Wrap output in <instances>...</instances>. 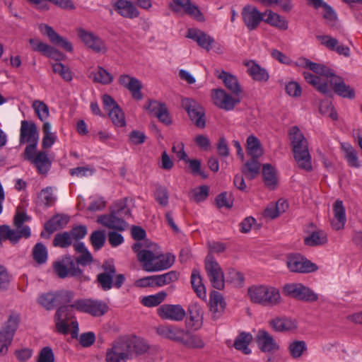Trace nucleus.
Segmentation results:
<instances>
[{"mask_svg": "<svg viewBox=\"0 0 362 362\" xmlns=\"http://www.w3.org/2000/svg\"><path fill=\"white\" fill-rule=\"evenodd\" d=\"M74 250L80 253L77 257L65 255L52 263L55 274L60 279L74 278L80 282L87 281L89 277L83 273L84 267L92 264L93 257L83 243H74Z\"/></svg>", "mask_w": 362, "mask_h": 362, "instance_id": "1", "label": "nucleus"}, {"mask_svg": "<svg viewBox=\"0 0 362 362\" xmlns=\"http://www.w3.org/2000/svg\"><path fill=\"white\" fill-rule=\"evenodd\" d=\"M294 159L299 168L310 172L313 170L308 143L297 126L291 127L288 132Z\"/></svg>", "mask_w": 362, "mask_h": 362, "instance_id": "2", "label": "nucleus"}, {"mask_svg": "<svg viewBox=\"0 0 362 362\" xmlns=\"http://www.w3.org/2000/svg\"><path fill=\"white\" fill-rule=\"evenodd\" d=\"M248 296L250 300L263 306L273 307L281 302L279 289L266 285H253L248 288Z\"/></svg>", "mask_w": 362, "mask_h": 362, "instance_id": "3", "label": "nucleus"}, {"mask_svg": "<svg viewBox=\"0 0 362 362\" xmlns=\"http://www.w3.org/2000/svg\"><path fill=\"white\" fill-rule=\"evenodd\" d=\"M139 262L144 270L153 272L170 268L175 262V256L170 253L156 255L152 251H143L139 255Z\"/></svg>", "mask_w": 362, "mask_h": 362, "instance_id": "4", "label": "nucleus"}, {"mask_svg": "<svg viewBox=\"0 0 362 362\" xmlns=\"http://www.w3.org/2000/svg\"><path fill=\"white\" fill-rule=\"evenodd\" d=\"M74 292L69 290H59L56 292L44 293L39 296L37 303L47 310L60 305H68L74 298Z\"/></svg>", "mask_w": 362, "mask_h": 362, "instance_id": "5", "label": "nucleus"}, {"mask_svg": "<svg viewBox=\"0 0 362 362\" xmlns=\"http://www.w3.org/2000/svg\"><path fill=\"white\" fill-rule=\"evenodd\" d=\"M129 337H123L116 339L111 349H108L106 353L107 362H120L126 360L131 356Z\"/></svg>", "mask_w": 362, "mask_h": 362, "instance_id": "6", "label": "nucleus"}, {"mask_svg": "<svg viewBox=\"0 0 362 362\" xmlns=\"http://www.w3.org/2000/svg\"><path fill=\"white\" fill-rule=\"evenodd\" d=\"M39 140V133L37 125L32 121H21L20 129V144L27 143L24 152L26 154L30 150H36Z\"/></svg>", "mask_w": 362, "mask_h": 362, "instance_id": "7", "label": "nucleus"}, {"mask_svg": "<svg viewBox=\"0 0 362 362\" xmlns=\"http://www.w3.org/2000/svg\"><path fill=\"white\" fill-rule=\"evenodd\" d=\"M204 268L212 286L223 290L225 285L224 274L214 257L209 253L204 260Z\"/></svg>", "mask_w": 362, "mask_h": 362, "instance_id": "8", "label": "nucleus"}, {"mask_svg": "<svg viewBox=\"0 0 362 362\" xmlns=\"http://www.w3.org/2000/svg\"><path fill=\"white\" fill-rule=\"evenodd\" d=\"M19 317L11 315L0 329V355H4L11 344L15 332L18 327Z\"/></svg>", "mask_w": 362, "mask_h": 362, "instance_id": "9", "label": "nucleus"}, {"mask_svg": "<svg viewBox=\"0 0 362 362\" xmlns=\"http://www.w3.org/2000/svg\"><path fill=\"white\" fill-rule=\"evenodd\" d=\"M181 105L197 127H205L206 117L204 109L198 102L192 98H185L182 99Z\"/></svg>", "mask_w": 362, "mask_h": 362, "instance_id": "10", "label": "nucleus"}, {"mask_svg": "<svg viewBox=\"0 0 362 362\" xmlns=\"http://www.w3.org/2000/svg\"><path fill=\"white\" fill-rule=\"evenodd\" d=\"M283 292L285 295L299 300L315 302L318 299L317 295L313 291L301 284H286Z\"/></svg>", "mask_w": 362, "mask_h": 362, "instance_id": "11", "label": "nucleus"}, {"mask_svg": "<svg viewBox=\"0 0 362 362\" xmlns=\"http://www.w3.org/2000/svg\"><path fill=\"white\" fill-rule=\"evenodd\" d=\"M286 265L291 272L310 273L315 272L317 266L300 254H292L287 257Z\"/></svg>", "mask_w": 362, "mask_h": 362, "instance_id": "12", "label": "nucleus"}, {"mask_svg": "<svg viewBox=\"0 0 362 362\" xmlns=\"http://www.w3.org/2000/svg\"><path fill=\"white\" fill-rule=\"evenodd\" d=\"M156 313L163 320L174 322L182 321L186 316L185 309L180 304H163L157 308Z\"/></svg>", "mask_w": 362, "mask_h": 362, "instance_id": "13", "label": "nucleus"}, {"mask_svg": "<svg viewBox=\"0 0 362 362\" xmlns=\"http://www.w3.org/2000/svg\"><path fill=\"white\" fill-rule=\"evenodd\" d=\"M266 14L267 12L261 13L256 7L249 4L245 6L241 11L243 21L250 31L259 26Z\"/></svg>", "mask_w": 362, "mask_h": 362, "instance_id": "14", "label": "nucleus"}, {"mask_svg": "<svg viewBox=\"0 0 362 362\" xmlns=\"http://www.w3.org/2000/svg\"><path fill=\"white\" fill-rule=\"evenodd\" d=\"M156 333L163 339L180 344L186 330L175 325L162 324L155 327Z\"/></svg>", "mask_w": 362, "mask_h": 362, "instance_id": "15", "label": "nucleus"}, {"mask_svg": "<svg viewBox=\"0 0 362 362\" xmlns=\"http://www.w3.org/2000/svg\"><path fill=\"white\" fill-rule=\"evenodd\" d=\"M30 236V229L28 226H24L21 229H11L8 225L0 226V243L8 240L15 245L21 238H28Z\"/></svg>", "mask_w": 362, "mask_h": 362, "instance_id": "16", "label": "nucleus"}, {"mask_svg": "<svg viewBox=\"0 0 362 362\" xmlns=\"http://www.w3.org/2000/svg\"><path fill=\"white\" fill-rule=\"evenodd\" d=\"M23 158L35 165L38 173L47 174L51 167V161L45 151L36 153V150H30L28 154H23Z\"/></svg>", "mask_w": 362, "mask_h": 362, "instance_id": "17", "label": "nucleus"}, {"mask_svg": "<svg viewBox=\"0 0 362 362\" xmlns=\"http://www.w3.org/2000/svg\"><path fill=\"white\" fill-rule=\"evenodd\" d=\"M171 10L175 13L183 11L185 13L193 17L199 21L204 20V16L199 8L190 0H172L170 4Z\"/></svg>", "mask_w": 362, "mask_h": 362, "instance_id": "18", "label": "nucleus"}, {"mask_svg": "<svg viewBox=\"0 0 362 362\" xmlns=\"http://www.w3.org/2000/svg\"><path fill=\"white\" fill-rule=\"evenodd\" d=\"M74 317V313L70 311V308L66 305L59 306L55 313V326L57 332L66 334L69 332V321Z\"/></svg>", "mask_w": 362, "mask_h": 362, "instance_id": "19", "label": "nucleus"}, {"mask_svg": "<svg viewBox=\"0 0 362 362\" xmlns=\"http://www.w3.org/2000/svg\"><path fill=\"white\" fill-rule=\"evenodd\" d=\"M144 108L164 124L170 125L172 124L171 117L165 103L154 100H148V104L145 105Z\"/></svg>", "mask_w": 362, "mask_h": 362, "instance_id": "20", "label": "nucleus"}, {"mask_svg": "<svg viewBox=\"0 0 362 362\" xmlns=\"http://www.w3.org/2000/svg\"><path fill=\"white\" fill-rule=\"evenodd\" d=\"M78 36L81 41L95 52H105L106 47L103 41L92 32L83 28L78 29Z\"/></svg>", "mask_w": 362, "mask_h": 362, "instance_id": "21", "label": "nucleus"}, {"mask_svg": "<svg viewBox=\"0 0 362 362\" xmlns=\"http://www.w3.org/2000/svg\"><path fill=\"white\" fill-rule=\"evenodd\" d=\"M118 82L131 93L134 99L141 100L143 98L141 91L142 83L138 78L128 74H122L119 77Z\"/></svg>", "mask_w": 362, "mask_h": 362, "instance_id": "22", "label": "nucleus"}, {"mask_svg": "<svg viewBox=\"0 0 362 362\" xmlns=\"http://www.w3.org/2000/svg\"><path fill=\"white\" fill-rule=\"evenodd\" d=\"M212 98L214 103L217 107L226 110H233L235 104L240 102L239 100L234 99L222 89L213 90Z\"/></svg>", "mask_w": 362, "mask_h": 362, "instance_id": "23", "label": "nucleus"}, {"mask_svg": "<svg viewBox=\"0 0 362 362\" xmlns=\"http://www.w3.org/2000/svg\"><path fill=\"white\" fill-rule=\"evenodd\" d=\"M187 37L195 41L200 47L207 52L212 49V45L215 43V40L211 36L197 28L188 29Z\"/></svg>", "mask_w": 362, "mask_h": 362, "instance_id": "24", "label": "nucleus"}, {"mask_svg": "<svg viewBox=\"0 0 362 362\" xmlns=\"http://www.w3.org/2000/svg\"><path fill=\"white\" fill-rule=\"evenodd\" d=\"M102 268L103 272L98 274L97 281L104 291L112 288L113 286V276L116 274V268L113 264L105 262Z\"/></svg>", "mask_w": 362, "mask_h": 362, "instance_id": "25", "label": "nucleus"}, {"mask_svg": "<svg viewBox=\"0 0 362 362\" xmlns=\"http://www.w3.org/2000/svg\"><path fill=\"white\" fill-rule=\"evenodd\" d=\"M256 342L263 352H274L279 346L273 337L267 331L259 329L256 335Z\"/></svg>", "mask_w": 362, "mask_h": 362, "instance_id": "26", "label": "nucleus"}, {"mask_svg": "<svg viewBox=\"0 0 362 362\" xmlns=\"http://www.w3.org/2000/svg\"><path fill=\"white\" fill-rule=\"evenodd\" d=\"M112 5L121 16L133 19L139 16V11L132 2L127 0H113Z\"/></svg>", "mask_w": 362, "mask_h": 362, "instance_id": "27", "label": "nucleus"}, {"mask_svg": "<svg viewBox=\"0 0 362 362\" xmlns=\"http://www.w3.org/2000/svg\"><path fill=\"white\" fill-rule=\"evenodd\" d=\"M40 29L43 35L48 37L52 44L61 46L67 52H72V44L57 33L51 26L42 24L40 25Z\"/></svg>", "mask_w": 362, "mask_h": 362, "instance_id": "28", "label": "nucleus"}, {"mask_svg": "<svg viewBox=\"0 0 362 362\" xmlns=\"http://www.w3.org/2000/svg\"><path fill=\"white\" fill-rule=\"evenodd\" d=\"M329 83L337 95L350 99L355 97L354 90L346 85L341 77L337 76L334 74L330 78Z\"/></svg>", "mask_w": 362, "mask_h": 362, "instance_id": "29", "label": "nucleus"}, {"mask_svg": "<svg viewBox=\"0 0 362 362\" xmlns=\"http://www.w3.org/2000/svg\"><path fill=\"white\" fill-rule=\"evenodd\" d=\"M97 221L108 228L121 231L127 227V223L124 219L116 214H113L111 211L110 214L98 216Z\"/></svg>", "mask_w": 362, "mask_h": 362, "instance_id": "30", "label": "nucleus"}, {"mask_svg": "<svg viewBox=\"0 0 362 362\" xmlns=\"http://www.w3.org/2000/svg\"><path fill=\"white\" fill-rule=\"evenodd\" d=\"M317 39L325 45L327 49L337 52L340 55L349 57L350 55V49L347 46L339 45L338 40L329 35H317Z\"/></svg>", "mask_w": 362, "mask_h": 362, "instance_id": "31", "label": "nucleus"}, {"mask_svg": "<svg viewBox=\"0 0 362 362\" xmlns=\"http://www.w3.org/2000/svg\"><path fill=\"white\" fill-rule=\"evenodd\" d=\"M334 218L331 225L334 230H339L344 228L346 221L345 209L343 202L337 199L333 204Z\"/></svg>", "mask_w": 362, "mask_h": 362, "instance_id": "32", "label": "nucleus"}, {"mask_svg": "<svg viewBox=\"0 0 362 362\" xmlns=\"http://www.w3.org/2000/svg\"><path fill=\"white\" fill-rule=\"evenodd\" d=\"M189 327L197 330L201 328L203 324V310L197 303H192L188 307Z\"/></svg>", "mask_w": 362, "mask_h": 362, "instance_id": "33", "label": "nucleus"}, {"mask_svg": "<svg viewBox=\"0 0 362 362\" xmlns=\"http://www.w3.org/2000/svg\"><path fill=\"white\" fill-rule=\"evenodd\" d=\"M209 306L213 319L216 320L219 318L226 308V303L223 296L217 291H212L211 293Z\"/></svg>", "mask_w": 362, "mask_h": 362, "instance_id": "34", "label": "nucleus"}, {"mask_svg": "<svg viewBox=\"0 0 362 362\" xmlns=\"http://www.w3.org/2000/svg\"><path fill=\"white\" fill-rule=\"evenodd\" d=\"M303 76L305 81L313 86L319 92L327 96H332V90L329 88L326 81H321L320 77L307 71L303 72Z\"/></svg>", "mask_w": 362, "mask_h": 362, "instance_id": "35", "label": "nucleus"}, {"mask_svg": "<svg viewBox=\"0 0 362 362\" xmlns=\"http://www.w3.org/2000/svg\"><path fill=\"white\" fill-rule=\"evenodd\" d=\"M259 158L250 157L241 168L242 173L247 180H254L260 172L261 164Z\"/></svg>", "mask_w": 362, "mask_h": 362, "instance_id": "36", "label": "nucleus"}, {"mask_svg": "<svg viewBox=\"0 0 362 362\" xmlns=\"http://www.w3.org/2000/svg\"><path fill=\"white\" fill-rule=\"evenodd\" d=\"M69 218L66 215L57 214L53 216L48 221L45 223V230L49 234L53 233L57 230L63 228L66 226Z\"/></svg>", "mask_w": 362, "mask_h": 362, "instance_id": "37", "label": "nucleus"}, {"mask_svg": "<svg viewBox=\"0 0 362 362\" xmlns=\"http://www.w3.org/2000/svg\"><path fill=\"white\" fill-rule=\"evenodd\" d=\"M216 76L219 79L223 80L226 87L233 93L238 95L242 92L238 78L234 75L225 71H221Z\"/></svg>", "mask_w": 362, "mask_h": 362, "instance_id": "38", "label": "nucleus"}, {"mask_svg": "<svg viewBox=\"0 0 362 362\" xmlns=\"http://www.w3.org/2000/svg\"><path fill=\"white\" fill-rule=\"evenodd\" d=\"M269 325L274 331L279 332L291 331L297 327L294 321L285 317L272 320L269 322Z\"/></svg>", "mask_w": 362, "mask_h": 362, "instance_id": "39", "label": "nucleus"}, {"mask_svg": "<svg viewBox=\"0 0 362 362\" xmlns=\"http://www.w3.org/2000/svg\"><path fill=\"white\" fill-rule=\"evenodd\" d=\"M248 67V74L255 80L259 82H266L269 79V74L266 69L262 68L254 62H249L246 64Z\"/></svg>", "mask_w": 362, "mask_h": 362, "instance_id": "40", "label": "nucleus"}, {"mask_svg": "<svg viewBox=\"0 0 362 362\" xmlns=\"http://www.w3.org/2000/svg\"><path fill=\"white\" fill-rule=\"evenodd\" d=\"M266 18H263V21L266 23L275 27L278 29L286 30L288 29V22L285 18L281 16L276 13L273 12L271 10H267Z\"/></svg>", "mask_w": 362, "mask_h": 362, "instance_id": "41", "label": "nucleus"}, {"mask_svg": "<svg viewBox=\"0 0 362 362\" xmlns=\"http://www.w3.org/2000/svg\"><path fill=\"white\" fill-rule=\"evenodd\" d=\"M262 177L267 187L270 189L276 188L278 182L276 173L271 164L267 163L262 165Z\"/></svg>", "mask_w": 362, "mask_h": 362, "instance_id": "42", "label": "nucleus"}, {"mask_svg": "<svg viewBox=\"0 0 362 362\" xmlns=\"http://www.w3.org/2000/svg\"><path fill=\"white\" fill-rule=\"evenodd\" d=\"M129 339L130 346H132L131 355L135 354L136 356H140L146 354L149 350L150 345L144 339L136 336H131Z\"/></svg>", "mask_w": 362, "mask_h": 362, "instance_id": "43", "label": "nucleus"}, {"mask_svg": "<svg viewBox=\"0 0 362 362\" xmlns=\"http://www.w3.org/2000/svg\"><path fill=\"white\" fill-rule=\"evenodd\" d=\"M180 344L189 349H203L205 346L200 336L192 334L188 331H186V334L182 337Z\"/></svg>", "mask_w": 362, "mask_h": 362, "instance_id": "44", "label": "nucleus"}, {"mask_svg": "<svg viewBox=\"0 0 362 362\" xmlns=\"http://www.w3.org/2000/svg\"><path fill=\"white\" fill-rule=\"evenodd\" d=\"M327 242V234L322 230L313 232L309 236L304 238L305 245L316 247L326 244Z\"/></svg>", "mask_w": 362, "mask_h": 362, "instance_id": "45", "label": "nucleus"}, {"mask_svg": "<svg viewBox=\"0 0 362 362\" xmlns=\"http://www.w3.org/2000/svg\"><path fill=\"white\" fill-rule=\"evenodd\" d=\"M247 153L250 157L255 158H259L263 154L259 139L253 135L249 136L247 139Z\"/></svg>", "mask_w": 362, "mask_h": 362, "instance_id": "46", "label": "nucleus"}, {"mask_svg": "<svg viewBox=\"0 0 362 362\" xmlns=\"http://www.w3.org/2000/svg\"><path fill=\"white\" fill-rule=\"evenodd\" d=\"M191 284L199 298H204L206 297L205 287L202 283V279L199 272L197 269H194L192 272Z\"/></svg>", "mask_w": 362, "mask_h": 362, "instance_id": "47", "label": "nucleus"}, {"mask_svg": "<svg viewBox=\"0 0 362 362\" xmlns=\"http://www.w3.org/2000/svg\"><path fill=\"white\" fill-rule=\"evenodd\" d=\"M252 337L249 333H240L234 341V347L237 350L242 351L245 354H250L251 351L248 348L249 344L251 342Z\"/></svg>", "mask_w": 362, "mask_h": 362, "instance_id": "48", "label": "nucleus"}, {"mask_svg": "<svg viewBox=\"0 0 362 362\" xmlns=\"http://www.w3.org/2000/svg\"><path fill=\"white\" fill-rule=\"evenodd\" d=\"M305 66L317 74H320L327 78H331L334 74L332 71L324 64L315 63L309 59H305Z\"/></svg>", "mask_w": 362, "mask_h": 362, "instance_id": "49", "label": "nucleus"}, {"mask_svg": "<svg viewBox=\"0 0 362 362\" xmlns=\"http://www.w3.org/2000/svg\"><path fill=\"white\" fill-rule=\"evenodd\" d=\"M290 355L293 358H299L308 351L305 341L295 340L290 343L288 347Z\"/></svg>", "mask_w": 362, "mask_h": 362, "instance_id": "50", "label": "nucleus"}, {"mask_svg": "<svg viewBox=\"0 0 362 362\" xmlns=\"http://www.w3.org/2000/svg\"><path fill=\"white\" fill-rule=\"evenodd\" d=\"M32 255L34 260L39 264H45L47 260L48 252L45 245L37 243L33 248Z\"/></svg>", "mask_w": 362, "mask_h": 362, "instance_id": "51", "label": "nucleus"}, {"mask_svg": "<svg viewBox=\"0 0 362 362\" xmlns=\"http://www.w3.org/2000/svg\"><path fill=\"white\" fill-rule=\"evenodd\" d=\"M73 244V240L69 231L57 233L52 241L53 246L61 248H67Z\"/></svg>", "mask_w": 362, "mask_h": 362, "instance_id": "52", "label": "nucleus"}, {"mask_svg": "<svg viewBox=\"0 0 362 362\" xmlns=\"http://www.w3.org/2000/svg\"><path fill=\"white\" fill-rule=\"evenodd\" d=\"M90 77L94 82L102 84H110L113 80L112 76L101 66H98L96 71H92Z\"/></svg>", "mask_w": 362, "mask_h": 362, "instance_id": "53", "label": "nucleus"}, {"mask_svg": "<svg viewBox=\"0 0 362 362\" xmlns=\"http://www.w3.org/2000/svg\"><path fill=\"white\" fill-rule=\"evenodd\" d=\"M165 291H160L155 295L145 296L141 300V303L146 307L151 308L159 305L166 298Z\"/></svg>", "mask_w": 362, "mask_h": 362, "instance_id": "54", "label": "nucleus"}, {"mask_svg": "<svg viewBox=\"0 0 362 362\" xmlns=\"http://www.w3.org/2000/svg\"><path fill=\"white\" fill-rule=\"evenodd\" d=\"M127 198H124L116 202L111 208L113 214H116L123 219L127 216H131V211L127 206Z\"/></svg>", "mask_w": 362, "mask_h": 362, "instance_id": "55", "label": "nucleus"}, {"mask_svg": "<svg viewBox=\"0 0 362 362\" xmlns=\"http://www.w3.org/2000/svg\"><path fill=\"white\" fill-rule=\"evenodd\" d=\"M108 311L107 305L100 300L90 299L89 314L94 317H100Z\"/></svg>", "mask_w": 362, "mask_h": 362, "instance_id": "56", "label": "nucleus"}, {"mask_svg": "<svg viewBox=\"0 0 362 362\" xmlns=\"http://www.w3.org/2000/svg\"><path fill=\"white\" fill-rule=\"evenodd\" d=\"M108 115L113 124L117 127H124L126 124L124 113L119 106L115 107L108 112Z\"/></svg>", "mask_w": 362, "mask_h": 362, "instance_id": "57", "label": "nucleus"}, {"mask_svg": "<svg viewBox=\"0 0 362 362\" xmlns=\"http://www.w3.org/2000/svg\"><path fill=\"white\" fill-rule=\"evenodd\" d=\"M33 108L34 109L37 117L42 122H44L49 116V107L42 101L35 100L33 103Z\"/></svg>", "mask_w": 362, "mask_h": 362, "instance_id": "58", "label": "nucleus"}, {"mask_svg": "<svg viewBox=\"0 0 362 362\" xmlns=\"http://www.w3.org/2000/svg\"><path fill=\"white\" fill-rule=\"evenodd\" d=\"M90 242L95 250L101 249L105 242V234L103 230H95L90 236Z\"/></svg>", "mask_w": 362, "mask_h": 362, "instance_id": "59", "label": "nucleus"}, {"mask_svg": "<svg viewBox=\"0 0 362 362\" xmlns=\"http://www.w3.org/2000/svg\"><path fill=\"white\" fill-rule=\"evenodd\" d=\"M52 70L54 74H58L64 81H71L72 80V73L70 69L63 64L60 62L53 64Z\"/></svg>", "mask_w": 362, "mask_h": 362, "instance_id": "60", "label": "nucleus"}, {"mask_svg": "<svg viewBox=\"0 0 362 362\" xmlns=\"http://www.w3.org/2000/svg\"><path fill=\"white\" fill-rule=\"evenodd\" d=\"M90 299H78L74 302L72 304L66 305L70 308V311L73 313L75 309L77 311L86 313L89 314L90 311Z\"/></svg>", "mask_w": 362, "mask_h": 362, "instance_id": "61", "label": "nucleus"}, {"mask_svg": "<svg viewBox=\"0 0 362 362\" xmlns=\"http://www.w3.org/2000/svg\"><path fill=\"white\" fill-rule=\"evenodd\" d=\"M37 197L40 200L41 203L46 206L53 205L55 202V198L52 194V189L49 187L42 189L38 194Z\"/></svg>", "mask_w": 362, "mask_h": 362, "instance_id": "62", "label": "nucleus"}, {"mask_svg": "<svg viewBox=\"0 0 362 362\" xmlns=\"http://www.w3.org/2000/svg\"><path fill=\"white\" fill-rule=\"evenodd\" d=\"M155 199L162 206H166L168 204L169 194L166 187L157 186L155 192Z\"/></svg>", "mask_w": 362, "mask_h": 362, "instance_id": "63", "label": "nucleus"}, {"mask_svg": "<svg viewBox=\"0 0 362 362\" xmlns=\"http://www.w3.org/2000/svg\"><path fill=\"white\" fill-rule=\"evenodd\" d=\"M179 278V273L176 271H170L163 274L158 275V280L160 286H163L176 281Z\"/></svg>", "mask_w": 362, "mask_h": 362, "instance_id": "64", "label": "nucleus"}]
</instances>
